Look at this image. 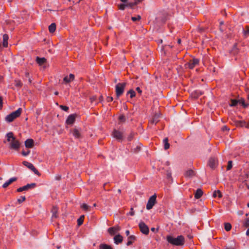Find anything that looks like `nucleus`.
I'll use <instances>...</instances> for the list:
<instances>
[{
    "instance_id": "f257e3e1",
    "label": "nucleus",
    "mask_w": 249,
    "mask_h": 249,
    "mask_svg": "<svg viewBox=\"0 0 249 249\" xmlns=\"http://www.w3.org/2000/svg\"><path fill=\"white\" fill-rule=\"evenodd\" d=\"M7 141L9 142V147L11 149L18 150L20 147V142L17 140L12 132H8L6 134Z\"/></svg>"
},
{
    "instance_id": "f03ea898",
    "label": "nucleus",
    "mask_w": 249,
    "mask_h": 249,
    "mask_svg": "<svg viewBox=\"0 0 249 249\" xmlns=\"http://www.w3.org/2000/svg\"><path fill=\"white\" fill-rule=\"evenodd\" d=\"M166 240L169 243L177 246H182L185 242L184 237L182 235L178 236L176 238L168 235L166 237Z\"/></svg>"
},
{
    "instance_id": "7ed1b4c3",
    "label": "nucleus",
    "mask_w": 249,
    "mask_h": 249,
    "mask_svg": "<svg viewBox=\"0 0 249 249\" xmlns=\"http://www.w3.org/2000/svg\"><path fill=\"white\" fill-rule=\"evenodd\" d=\"M22 112V109L19 108L17 110L12 112L10 114L6 116L5 117V120L6 122L10 123L13 121L15 119L18 117Z\"/></svg>"
},
{
    "instance_id": "20e7f679",
    "label": "nucleus",
    "mask_w": 249,
    "mask_h": 249,
    "mask_svg": "<svg viewBox=\"0 0 249 249\" xmlns=\"http://www.w3.org/2000/svg\"><path fill=\"white\" fill-rule=\"evenodd\" d=\"M125 86V83H118L116 85V94L117 98H119L122 94H123L124 92V89Z\"/></svg>"
},
{
    "instance_id": "39448f33",
    "label": "nucleus",
    "mask_w": 249,
    "mask_h": 249,
    "mask_svg": "<svg viewBox=\"0 0 249 249\" xmlns=\"http://www.w3.org/2000/svg\"><path fill=\"white\" fill-rule=\"evenodd\" d=\"M156 198L157 196L156 194H154L149 198L146 205V209L147 210H150L154 206L156 202Z\"/></svg>"
},
{
    "instance_id": "423d86ee",
    "label": "nucleus",
    "mask_w": 249,
    "mask_h": 249,
    "mask_svg": "<svg viewBox=\"0 0 249 249\" xmlns=\"http://www.w3.org/2000/svg\"><path fill=\"white\" fill-rule=\"evenodd\" d=\"M113 138H115L117 140L122 142L124 139V133L119 130L114 129L112 134Z\"/></svg>"
},
{
    "instance_id": "0eeeda50",
    "label": "nucleus",
    "mask_w": 249,
    "mask_h": 249,
    "mask_svg": "<svg viewBox=\"0 0 249 249\" xmlns=\"http://www.w3.org/2000/svg\"><path fill=\"white\" fill-rule=\"evenodd\" d=\"M23 164L24 165H25V166H26L27 168H28L29 169L31 170L35 174L38 175V176H40V173L38 171V170L35 167V166H34V165L30 163V162H29L27 161H23L22 162Z\"/></svg>"
},
{
    "instance_id": "6e6552de",
    "label": "nucleus",
    "mask_w": 249,
    "mask_h": 249,
    "mask_svg": "<svg viewBox=\"0 0 249 249\" xmlns=\"http://www.w3.org/2000/svg\"><path fill=\"white\" fill-rule=\"evenodd\" d=\"M139 226L141 231L142 233L145 235H147L149 233V228L144 222H141L139 224Z\"/></svg>"
},
{
    "instance_id": "1a4fd4ad",
    "label": "nucleus",
    "mask_w": 249,
    "mask_h": 249,
    "mask_svg": "<svg viewBox=\"0 0 249 249\" xmlns=\"http://www.w3.org/2000/svg\"><path fill=\"white\" fill-rule=\"evenodd\" d=\"M36 186V184L35 183H33L31 184H28L26 185H25L23 187L18 188L17 191L18 192H21L24 191L28 190L30 188H33Z\"/></svg>"
},
{
    "instance_id": "9d476101",
    "label": "nucleus",
    "mask_w": 249,
    "mask_h": 249,
    "mask_svg": "<svg viewBox=\"0 0 249 249\" xmlns=\"http://www.w3.org/2000/svg\"><path fill=\"white\" fill-rule=\"evenodd\" d=\"M120 227L117 225L108 228L107 231L111 235H113L118 232L120 230Z\"/></svg>"
},
{
    "instance_id": "9b49d317",
    "label": "nucleus",
    "mask_w": 249,
    "mask_h": 249,
    "mask_svg": "<svg viewBox=\"0 0 249 249\" xmlns=\"http://www.w3.org/2000/svg\"><path fill=\"white\" fill-rule=\"evenodd\" d=\"M199 63V60L196 58H193L192 60H191L188 65V67L191 69H193L194 67H195L196 65H197Z\"/></svg>"
},
{
    "instance_id": "f8f14e48",
    "label": "nucleus",
    "mask_w": 249,
    "mask_h": 249,
    "mask_svg": "<svg viewBox=\"0 0 249 249\" xmlns=\"http://www.w3.org/2000/svg\"><path fill=\"white\" fill-rule=\"evenodd\" d=\"M217 165V160L214 158H211L209 160V165L212 168H215Z\"/></svg>"
},
{
    "instance_id": "ddd939ff",
    "label": "nucleus",
    "mask_w": 249,
    "mask_h": 249,
    "mask_svg": "<svg viewBox=\"0 0 249 249\" xmlns=\"http://www.w3.org/2000/svg\"><path fill=\"white\" fill-rule=\"evenodd\" d=\"M160 116V113H155L151 120L150 121V123L152 124H156L159 121Z\"/></svg>"
},
{
    "instance_id": "4468645a",
    "label": "nucleus",
    "mask_w": 249,
    "mask_h": 249,
    "mask_svg": "<svg viewBox=\"0 0 249 249\" xmlns=\"http://www.w3.org/2000/svg\"><path fill=\"white\" fill-rule=\"evenodd\" d=\"M75 121V115L74 114H71L69 115L66 120V123L69 124H73Z\"/></svg>"
},
{
    "instance_id": "2eb2a0df",
    "label": "nucleus",
    "mask_w": 249,
    "mask_h": 249,
    "mask_svg": "<svg viewBox=\"0 0 249 249\" xmlns=\"http://www.w3.org/2000/svg\"><path fill=\"white\" fill-rule=\"evenodd\" d=\"M74 75L73 74H70L69 76L65 77L63 79V81L66 83H68L74 80Z\"/></svg>"
},
{
    "instance_id": "dca6fc26",
    "label": "nucleus",
    "mask_w": 249,
    "mask_h": 249,
    "mask_svg": "<svg viewBox=\"0 0 249 249\" xmlns=\"http://www.w3.org/2000/svg\"><path fill=\"white\" fill-rule=\"evenodd\" d=\"M17 178L14 177L9 179L8 181H6L2 185V187L4 188H6L9 185H10L12 182L17 180Z\"/></svg>"
},
{
    "instance_id": "f3484780",
    "label": "nucleus",
    "mask_w": 249,
    "mask_h": 249,
    "mask_svg": "<svg viewBox=\"0 0 249 249\" xmlns=\"http://www.w3.org/2000/svg\"><path fill=\"white\" fill-rule=\"evenodd\" d=\"M25 145L27 148H32L34 146V141L31 139H27L25 142Z\"/></svg>"
},
{
    "instance_id": "a211bd4d",
    "label": "nucleus",
    "mask_w": 249,
    "mask_h": 249,
    "mask_svg": "<svg viewBox=\"0 0 249 249\" xmlns=\"http://www.w3.org/2000/svg\"><path fill=\"white\" fill-rule=\"evenodd\" d=\"M123 238L120 234L116 235L114 237V243L116 244H119L122 242Z\"/></svg>"
},
{
    "instance_id": "6ab92c4d",
    "label": "nucleus",
    "mask_w": 249,
    "mask_h": 249,
    "mask_svg": "<svg viewBox=\"0 0 249 249\" xmlns=\"http://www.w3.org/2000/svg\"><path fill=\"white\" fill-rule=\"evenodd\" d=\"M71 133L72 134V135L75 138H79L80 137L81 134L80 131L76 128H74L72 130H71Z\"/></svg>"
},
{
    "instance_id": "aec40b11",
    "label": "nucleus",
    "mask_w": 249,
    "mask_h": 249,
    "mask_svg": "<svg viewBox=\"0 0 249 249\" xmlns=\"http://www.w3.org/2000/svg\"><path fill=\"white\" fill-rule=\"evenodd\" d=\"M203 195V191L200 189H197L195 194V197L196 199L200 198Z\"/></svg>"
},
{
    "instance_id": "412c9836",
    "label": "nucleus",
    "mask_w": 249,
    "mask_h": 249,
    "mask_svg": "<svg viewBox=\"0 0 249 249\" xmlns=\"http://www.w3.org/2000/svg\"><path fill=\"white\" fill-rule=\"evenodd\" d=\"M184 176L187 178H191L195 176V172L192 170H189L185 173Z\"/></svg>"
},
{
    "instance_id": "4be33fe9",
    "label": "nucleus",
    "mask_w": 249,
    "mask_h": 249,
    "mask_svg": "<svg viewBox=\"0 0 249 249\" xmlns=\"http://www.w3.org/2000/svg\"><path fill=\"white\" fill-rule=\"evenodd\" d=\"M8 38L7 35L4 34L3 35V46L4 47H7L8 46Z\"/></svg>"
},
{
    "instance_id": "5701e85b",
    "label": "nucleus",
    "mask_w": 249,
    "mask_h": 249,
    "mask_svg": "<svg viewBox=\"0 0 249 249\" xmlns=\"http://www.w3.org/2000/svg\"><path fill=\"white\" fill-rule=\"evenodd\" d=\"M57 212H58V208L56 207H53L52 210V218H56L57 217Z\"/></svg>"
},
{
    "instance_id": "b1692460",
    "label": "nucleus",
    "mask_w": 249,
    "mask_h": 249,
    "mask_svg": "<svg viewBox=\"0 0 249 249\" xmlns=\"http://www.w3.org/2000/svg\"><path fill=\"white\" fill-rule=\"evenodd\" d=\"M135 236L131 235V236H129L128 238V241L126 243V245L128 246L131 245L133 243V242L135 240Z\"/></svg>"
},
{
    "instance_id": "393cba45",
    "label": "nucleus",
    "mask_w": 249,
    "mask_h": 249,
    "mask_svg": "<svg viewBox=\"0 0 249 249\" xmlns=\"http://www.w3.org/2000/svg\"><path fill=\"white\" fill-rule=\"evenodd\" d=\"M81 208L84 211L88 212L90 211L91 207L85 203H83L81 205Z\"/></svg>"
},
{
    "instance_id": "a878e982",
    "label": "nucleus",
    "mask_w": 249,
    "mask_h": 249,
    "mask_svg": "<svg viewBox=\"0 0 249 249\" xmlns=\"http://www.w3.org/2000/svg\"><path fill=\"white\" fill-rule=\"evenodd\" d=\"M36 62L39 65H43L45 62H46V59L44 57L43 58H39V57H37L36 59Z\"/></svg>"
},
{
    "instance_id": "bb28decb",
    "label": "nucleus",
    "mask_w": 249,
    "mask_h": 249,
    "mask_svg": "<svg viewBox=\"0 0 249 249\" xmlns=\"http://www.w3.org/2000/svg\"><path fill=\"white\" fill-rule=\"evenodd\" d=\"M56 29V25L53 23L49 26V30L50 33H53Z\"/></svg>"
},
{
    "instance_id": "cd10ccee",
    "label": "nucleus",
    "mask_w": 249,
    "mask_h": 249,
    "mask_svg": "<svg viewBox=\"0 0 249 249\" xmlns=\"http://www.w3.org/2000/svg\"><path fill=\"white\" fill-rule=\"evenodd\" d=\"M243 35L245 37H247L249 36V27L247 26L245 29L243 30Z\"/></svg>"
},
{
    "instance_id": "c85d7f7f",
    "label": "nucleus",
    "mask_w": 249,
    "mask_h": 249,
    "mask_svg": "<svg viewBox=\"0 0 249 249\" xmlns=\"http://www.w3.org/2000/svg\"><path fill=\"white\" fill-rule=\"evenodd\" d=\"M163 143L164 145V149L165 150L168 149L170 147V144L168 143V140L167 138H165L163 140Z\"/></svg>"
},
{
    "instance_id": "c756f323",
    "label": "nucleus",
    "mask_w": 249,
    "mask_h": 249,
    "mask_svg": "<svg viewBox=\"0 0 249 249\" xmlns=\"http://www.w3.org/2000/svg\"><path fill=\"white\" fill-rule=\"evenodd\" d=\"M213 197H216L218 196L219 198L221 197L222 196L221 193L219 190L215 191L213 192Z\"/></svg>"
},
{
    "instance_id": "7c9ffc66",
    "label": "nucleus",
    "mask_w": 249,
    "mask_h": 249,
    "mask_svg": "<svg viewBox=\"0 0 249 249\" xmlns=\"http://www.w3.org/2000/svg\"><path fill=\"white\" fill-rule=\"evenodd\" d=\"M236 125L238 126H245L246 122L244 121H238L236 122Z\"/></svg>"
},
{
    "instance_id": "2f4dec72",
    "label": "nucleus",
    "mask_w": 249,
    "mask_h": 249,
    "mask_svg": "<svg viewBox=\"0 0 249 249\" xmlns=\"http://www.w3.org/2000/svg\"><path fill=\"white\" fill-rule=\"evenodd\" d=\"M238 103L241 104L244 107H247L249 106V104H246L245 100L243 98H241L238 100Z\"/></svg>"
},
{
    "instance_id": "473e14b6",
    "label": "nucleus",
    "mask_w": 249,
    "mask_h": 249,
    "mask_svg": "<svg viewBox=\"0 0 249 249\" xmlns=\"http://www.w3.org/2000/svg\"><path fill=\"white\" fill-rule=\"evenodd\" d=\"M84 215H81L77 220V225L78 226L81 225L84 221Z\"/></svg>"
},
{
    "instance_id": "72a5a7b5",
    "label": "nucleus",
    "mask_w": 249,
    "mask_h": 249,
    "mask_svg": "<svg viewBox=\"0 0 249 249\" xmlns=\"http://www.w3.org/2000/svg\"><path fill=\"white\" fill-rule=\"evenodd\" d=\"M100 249H112L110 246L107 244H101L100 245Z\"/></svg>"
},
{
    "instance_id": "f704fd0d",
    "label": "nucleus",
    "mask_w": 249,
    "mask_h": 249,
    "mask_svg": "<svg viewBox=\"0 0 249 249\" xmlns=\"http://www.w3.org/2000/svg\"><path fill=\"white\" fill-rule=\"evenodd\" d=\"M224 228L226 231H230L231 228V224L229 223H225L224 225Z\"/></svg>"
},
{
    "instance_id": "c9c22d12",
    "label": "nucleus",
    "mask_w": 249,
    "mask_h": 249,
    "mask_svg": "<svg viewBox=\"0 0 249 249\" xmlns=\"http://www.w3.org/2000/svg\"><path fill=\"white\" fill-rule=\"evenodd\" d=\"M15 86H16L17 87L20 88L21 87L22 84L20 80H15Z\"/></svg>"
},
{
    "instance_id": "e433bc0d",
    "label": "nucleus",
    "mask_w": 249,
    "mask_h": 249,
    "mask_svg": "<svg viewBox=\"0 0 249 249\" xmlns=\"http://www.w3.org/2000/svg\"><path fill=\"white\" fill-rule=\"evenodd\" d=\"M127 94H129L130 95V98H133V97H134L136 95V93H135V91H134L132 89H130L129 90L128 92H127Z\"/></svg>"
},
{
    "instance_id": "4c0bfd02",
    "label": "nucleus",
    "mask_w": 249,
    "mask_h": 249,
    "mask_svg": "<svg viewBox=\"0 0 249 249\" xmlns=\"http://www.w3.org/2000/svg\"><path fill=\"white\" fill-rule=\"evenodd\" d=\"M25 76L26 78H28V82L29 84H31L32 83V79L30 77L29 72L28 71H26L25 73Z\"/></svg>"
},
{
    "instance_id": "58836bf2",
    "label": "nucleus",
    "mask_w": 249,
    "mask_h": 249,
    "mask_svg": "<svg viewBox=\"0 0 249 249\" xmlns=\"http://www.w3.org/2000/svg\"><path fill=\"white\" fill-rule=\"evenodd\" d=\"M238 103V101L237 100H231V106H235Z\"/></svg>"
},
{
    "instance_id": "ea45409f",
    "label": "nucleus",
    "mask_w": 249,
    "mask_h": 249,
    "mask_svg": "<svg viewBox=\"0 0 249 249\" xmlns=\"http://www.w3.org/2000/svg\"><path fill=\"white\" fill-rule=\"evenodd\" d=\"M25 199H26L25 196H22L19 198H18V202L19 203H21L24 202L25 200Z\"/></svg>"
},
{
    "instance_id": "a19ab883",
    "label": "nucleus",
    "mask_w": 249,
    "mask_h": 249,
    "mask_svg": "<svg viewBox=\"0 0 249 249\" xmlns=\"http://www.w3.org/2000/svg\"><path fill=\"white\" fill-rule=\"evenodd\" d=\"M232 161H231V160L229 161L228 165H227V170H230L232 168Z\"/></svg>"
},
{
    "instance_id": "79ce46f5",
    "label": "nucleus",
    "mask_w": 249,
    "mask_h": 249,
    "mask_svg": "<svg viewBox=\"0 0 249 249\" xmlns=\"http://www.w3.org/2000/svg\"><path fill=\"white\" fill-rule=\"evenodd\" d=\"M244 226L246 227H249V218H247L245 219V222L244 223Z\"/></svg>"
},
{
    "instance_id": "37998d69",
    "label": "nucleus",
    "mask_w": 249,
    "mask_h": 249,
    "mask_svg": "<svg viewBox=\"0 0 249 249\" xmlns=\"http://www.w3.org/2000/svg\"><path fill=\"white\" fill-rule=\"evenodd\" d=\"M141 17L139 15H138L136 17H132L131 18V19L133 21H136L137 20H140Z\"/></svg>"
},
{
    "instance_id": "c03bdc74",
    "label": "nucleus",
    "mask_w": 249,
    "mask_h": 249,
    "mask_svg": "<svg viewBox=\"0 0 249 249\" xmlns=\"http://www.w3.org/2000/svg\"><path fill=\"white\" fill-rule=\"evenodd\" d=\"M60 107L64 111H68V109H69V107H67V106H63V105H61L60 106Z\"/></svg>"
},
{
    "instance_id": "a18cd8bd",
    "label": "nucleus",
    "mask_w": 249,
    "mask_h": 249,
    "mask_svg": "<svg viewBox=\"0 0 249 249\" xmlns=\"http://www.w3.org/2000/svg\"><path fill=\"white\" fill-rule=\"evenodd\" d=\"M125 6H126V4H121L118 5L119 8L120 10H124Z\"/></svg>"
},
{
    "instance_id": "49530a36",
    "label": "nucleus",
    "mask_w": 249,
    "mask_h": 249,
    "mask_svg": "<svg viewBox=\"0 0 249 249\" xmlns=\"http://www.w3.org/2000/svg\"><path fill=\"white\" fill-rule=\"evenodd\" d=\"M133 137H134V133H130L127 137L128 141H131L132 140Z\"/></svg>"
},
{
    "instance_id": "de8ad7c7",
    "label": "nucleus",
    "mask_w": 249,
    "mask_h": 249,
    "mask_svg": "<svg viewBox=\"0 0 249 249\" xmlns=\"http://www.w3.org/2000/svg\"><path fill=\"white\" fill-rule=\"evenodd\" d=\"M30 152V150H27V151H22V154L24 156H27V155H28L29 154Z\"/></svg>"
},
{
    "instance_id": "09e8293b",
    "label": "nucleus",
    "mask_w": 249,
    "mask_h": 249,
    "mask_svg": "<svg viewBox=\"0 0 249 249\" xmlns=\"http://www.w3.org/2000/svg\"><path fill=\"white\" fill-rule=\"evenodd\" d=\"M137 4L138 3H136V1H134V2H130V3H127L126 4V6L132 7V6H133L134 5H137Z\"/></svg>"
},
{
    "instance_id": "8fccbe9b",
    "label": "nucleus",
    "mask_w": 249,
    "mask_h": 249,
    "mask_svg": "<svg viewBox=\"0 0 249 249\" xmlns=\"http://www.w3.org/2000/svg\"><path fill=\"white\" fill-rule=\"evenodd\" d=\"M112 100H113V98L112 97L108 96L107 98V101L108 102H110L112 101Z\"/></svg>"
},
{
    "instance_id": "3c124183",
    "label": "nucleus",
    "mask_w": 249,
    "mask_h": 249,
    "mask_svg": "<svg viewBox=\"0 0 249 249\" xmlns=\"http://www.w3.org/2000/svg\"><path fill=\"white\" fill-rule=\"evenodd\" d=\"M195 92L196 93V97H197L198 96H199V95L202 94V92H201L199 90H196L195 91Z\"/></svg>"
},
{
    "instance_id": "603ef678",
    "label": "nucleus",
    "mask_w": 249,
    "mask_h": 249,
    "mask_svg": "<svg viewBox=\"0 0 249 249\" xmlns=\"http://www.w3.org/2000/svg\"><path fill=\"white\" fill-rule=\"evenodd\" d=\"M136 91L141 95L142 93V90L139 87H137L136 89Z\"/></svg>"
},
{
    "instance_id": "864d4df0",
    "label": "nucleus",
    "mask_w": 249,
    "mask_h": 249,
    "mask_svg": "<svg viewBox=\"0 0 249 249\" xmlns=\"http://www.w3.org/2000/svg\"><path fill=\"white\" fill-rule=\"evenodd\" d=\"M129 214L131 215H134V211L133 210V209L132 208L130 209V212L129 213Z\"/></svg>"
},
{
    "instance_id": "5fc2aeb1",
    "label": "nucleus",
    "mask_w": 249,
    "mask_h": 249,
    "mask_svg": "<svg viewBox=\"0 0 249 249\" xmlns=\"http://www.w3.org/2000/svg\"><path fill=\"white\" fill-rule=\"evenodd\" d=\"M96 96H92V97L90 98V100L91 102H94V101L96 100Z\"/></svg>"
},
{
    "instance_id": "6e6d98bb",
    "label": "nucleus",
    "mask_w": 249,
    "mask_h": 249,
    "mask_svg": "<svg viewBox=\"0 0 249 249\" xmlns=\"http://www.w3.org/2000/svg\"><path fill=\"white\" fill-rule=\"evenodd\" d=\"M119 120L121 121H124L125 120V117L124 116L122 115L119 117Z\"/></svg>"
},
{
    "instance_id": "4d7b16f0",
    "label": "nucleus",
    "mask_w": 249,
    "mask_h": 249,
    "mask_svg": "<svg viewBox=\"0 0 249 249\" xmlns=\"http://www.w3.org/2000/svg\"><path fill=\"white\" fill-rule=\"evenodd\" d=\"M2 107V99L0 96V109Z\"/></svg>"
},
{
    "instance_id": "13d9d810",
    "label": "nucleus",
    "mask_w": 249,
    "mask_h": 249,
    "mask_svg": "<svg viewBox=\"0 0 249 249\" xmlns=\"http://www.w3.org/2000/svg\"><path fill=\"white\" fill-rule=\"evenodd\" d=\"M151 231L153 232H157L158 230V229H156L155 228H152L151 229Z\"/></svg>"
},
{
    "instance_id": "bf43d9fd",
    "label": "nucleus",
    "mask_w": 249,
    "mask_h": 249,
    "mask_svg": "<svg viewBox=\"0 0 249 249\" xmlns=\"http://www.w3.org/2000/svg\"><path fill=\"white\" fill-rule=\"evenodd\" d=\"M245 126L246 128H249V122L246 123V124L245 125Z\"/></svg>"
},
{
    "instance_id": "052dcab7",
    "label": "nucleus",
    "mask_w": 249,
    "mask_h": 249,
    "mask_svg": "<svg viewBox=\"0 0 249 249\" xmlns=\"http://www.w3.org/2000/svg\"><path fill=\"white\" fill-rule=\"evenodd\" d=\"M135 1H136V3H139L141 2H142L143 0H134Z\"/></svg>"
},
{
    "instance_id": "680f3d73",
    "label": "nucleus",
    "mask_w": 249,
    "mask_h": 249,
    "mask_svg": "<svg viewBox=\"0 0 249 249\" xmlns=\"http://www.w3.org/2000/svg\"><path fill=\"white\" fill-rule=\"evenodd\" d=\"M129 231L128 230H126L125 231V234L127 236H128L129 235Z\"/></svg>"
},
{
    "instance_id": "e2e57ef3",
    "label": "nucleus",
    "mask_w": 249,
    "mask_h": 249,
    "mask_svg": "<svg viewBox=\"0 0 249 249\" xmlns=\"http://www.w3.org/2000/svg\"><path fill=\"white\" fill-rule=\"evenodd\" d=\"M225 249H235L233 247H227Z\"/></svg>"
},
{
    "instance_id": "0e129e2a",
    "label": "nucleus",
    "mask_w": 249,
    "mask_h": 249,
    "mask_svg": "<svg viewBox=\"0 0 249 249\" xmlns=\"http://www.w3.org/2000/svg\"><path fill=\"white\" fill-rule=\"evenodd\" d=\"M99 100L100 101V102H102L103 100V96H101L99 98Z\"/></svg>"
},
{
    "instance_id": "69168bd1",
    "label": "nucleus",
    "mask_w": 249,
    "mask_h": 249,
    "mask_svg": "<svg viewBox=\"0 0 249 249\" xmlns=\"http://www.w3.org/2000/svg\"><path fill=\"white\" fill-rule=\"evenodd\" d=\"M246 235H249V228H248V229L247 230V231H246Z\"/></svg>"
},
{
    "instance_id": "338daca9",
    "label": "nucleus",
    "mask_w": 249,
    "mask_h": 249,
    "mask_svg": "<svg viewBox=\"0 0 249 249\" xmlns=\"http://www.w3.org/2000/svg\"><path fill=\"white\" fill-rule=\"evenodd\" d=\"M140 147H138V146H137V150H134V151L135 152H137V151H139V150H140Z\"/></svg>"
},
{
    "instance_id": "774afa93",
    "label": "nucleus",
    "mask_w": 249,
    "mask_h": 249,
    "mask_svg": "<svg viewBox=\"0 0 249 249\" xmlns=\"http://www.w3.org/2000/svg\"><path fill=\"white\" fill-rule=\"evenodd\" d=\"M222 129H223V130H227L228 129L227 127L226 126H224L222 128Z\"/></svg>"
}]
</instances>
